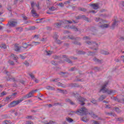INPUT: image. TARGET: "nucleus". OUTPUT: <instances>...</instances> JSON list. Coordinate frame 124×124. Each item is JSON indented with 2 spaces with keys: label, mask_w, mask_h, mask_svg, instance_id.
Wrapping results in <instances>:
<instances>
[{
  "label": "nucleus",
  "mask_w": 124,
  "mask_h": 124,
  "mask_svg": "<svg viewBox=\"0 0 124 124\" xmlns=\"http://www.w3.org/2000/svg\"><path fill=\"white\" fill-rule=\"evenodd\" d=\"M75 114H77L80 116H83V115H90L93 119H96L97 118V115L94 114L93 112H89L88 109L85 107H82L80 109H78L77 111H72L68 115H74Z\"/></svg>",
  "instance_id": "obj_1"
},
{
  "label": "nucleus",
  "mask_w": 124,
  "mask_h": 124,
  "mask_svg": "<svg viewBox=\"0 0 124 124\" xmlns=\"http://www.w3.org/2000/svg\"><path fill=\"white\" fill-rule=\"evenodd\" d=\"M109 84V81H106L104 84L102 86L101 89L100 90V92H102L103 93H107L108 94H114L115 93H116V91L115 90H108L106 88L107 87V85Z\"/></svg>",
  "instance_id": "obj_2"
},
{
  "label": "nucleus",
  "mask_w": 124,
  "mask_h": 124,
  "mask_svg": "<svg viewBox=\"0 0 124 124\" xmlns=\"http://www.w3.org/2000/svg\"><path fill=\"white\" fill-rule=\"evenodd\" d=\"M72 23V21L71 20H60L58 22L54 24V27L57 28H62V27H63V26H66L67 25H68V24Z\"/></svg>",
  "instance_id": "obj_3"
},
{
  "label": "nucleus",
  "mask_w": 124,
  "mask_h": 124,
  "mask_svg": "<svg viewBox=\"0 0 124 124\" xmlns=\"http://www.w3.org/2000/svg\"><path fill=\"white\" fill-rule=\"evenodd\" d=\"M94 20L95 21V22H99V27H100V28H101V29H104V28H108L109 27V24H104L101 25V24H103V20L99 17H95L94 18Z\"/></svg>",
  "instance_id": "obj_4"
},
{
  "label": "nucleus",
  "mask_w": 124,
  "mask_h": 124,
  "mask_svg": "<svg viewBox=\"0 0 124 124\" xmlns=\"http://www.w3.org/2000/svg\"><path fill=\"white\" fill-rule=\"evenodd\" d=\"M23 101V100L22 98L19 100L13 101L12 102H11L10 104L8 105V107H9L10 108H11L12 107H15L16 105L20 104V103H21V102H22V101Z\"/></svg>",
  "instance_id": "obj_5"
},
{
  "label": "nucleus",
  "mask_w": 124,
  "mask_h": 124,
  "mask_svg": "<svg viewBox=\"0 0 124 124\" xmlns=\"http://www.w3.org/2000/svg\"><path fill=\"white\" fill-rule=\"evenodd\" d=\"M87 44L88 45H91L92 47H90L91 49H93V50H97V47H98V44L94 42L91 41H87Z\"/></svg>",
  "instance_id": "obj_6"
},
{
  "label": "nucleus",
  "mask_w": 124,
  "mask_h": 124,
  "mask_svg": "<svg viewBox=\"0 0 124 124\" xmlns=\"http://www.w3.org/2000/svg\"><path fill=\"white\" fill-rule=\"evenodd\" d=\"M17 25V21L15 20H11L9 21L8 24L6 25L7 28L9 29V28H12L13 27H15Z\"/></svg>",
  "instance_id": "obj_7"
},
{
  "label": "nucleus",
  "mask_w": 124,
  "mask_h": 124,
  "mask_svg": "<svg viewBox=\"0 0 124 124\" xmlns=\"http://www.w3.org/2000/svg\"><path fill=\"white\" fill-rule=\"evenodd\" d=\"M78 101H79V104H80V105H85V103H84V102L85 100H86V99L84 98L79 96L78 98Z\"/></svg>",
  "instance_id": "obj_8"
},
{
  "label": "nucleus",
  "mask_w": 124,
  "mask_h": 124,
  "mask_svg": "<svg viewBox=\"0 0 124 124\" xmlns=\"http://www.w3.org/2000/svg\"><path fill=\"white\" fill-rule=\"evenodd\" d=\"M91 6L93 7V9L96 10V9H98L99 8V4H98V3H93L91 4Z\"/></svg>",
  "instance_id": "obj_9"
},
{
  "label": "nucleus",
  "mask_w": 124,
  "mask_h": 124,
  "mask_svg": "<svg viewBox=\"0 0 124 124\" xmlns=\"http://www.w3.org/2000/svg\"><path fill=\"white\" fill-rule=\"evenodd\" d=\"M32 95H32V93H31V92H30L29 93L23 96L22 98L23 99V100H24V99H27L28 98H30V97H31L32 96Z\"/></svg>",
  "instance_id": "obj_10"
},
{
  "label": "nucleus",
  "mask_w": 124,
  "mask_h": 124,
  "mask_svg": "<svg viewBox=\"0 0 124 124\" xmlns=\"http://www.w3.org/2000/svg\"><path fill=\"white\" fill-rule=\"evenodd\" d=\"M62 57L65 59V62H68V63H72V61H71V60H70V59L68 58L66 55H63Z\"/></svg>",
  "instance_id": "obj_11"
},
{
  "label": "nucleus",
  "mask_w": 124,
  "mask_h": 124,
  "mask_svg": "<svg viewBox=\"0 0 124 124\" xmlns=\"http://www.w3.org/2000/svg\"><path fill=\"white\" fill-rule=\"evenodd\" d=\"M114 100L115 101H117V102H119V103H124V99L123 98L122 99H119L117 97H114L113 98Z\"/></svg>",
  "instance_id": "obj_12"
},
{
  "label": "nucleus",
  "mask_w": 124,
  "mask_h": 124,
  "mask_svg": "<svg viewBox=\"0 0 124 124\" xmlns=\"http://www.w3.org/2000/svg\"><path fill=\"white\" fill-rule=\"evenodd\" d=\"M117 26H118V21H117V20H116V19H115L114 21L112 24L111 29H112V30H114L115 29V28H116V27H117Z\"/></svg>",
  "instance_id": "obj_13"
},
{
  "label": "nucleus",
  "mask_w": 124,
  "mask_h": 124,
  "mask_svg": "<svg viewBox=\"0 0 124 124\" xmlns=\"http://www.w3.org/2000/svg\"><path fill=\"white\" fill-rule=\"evenodd\" d=\"M31 13L32 14L33 16L34 17H38V15H37V14L36 13V11L34 10V8H32L31 11Z\"/></svg>",
  "instance_id": "obj_14"
},
{
  "label": "nucleus",
  "mask_w": 124,
  "mask_h": 124,
  "mask_svg": "<svg viewBox=\"0 0 124 124\" xmlns=\"http://www.w3.org/2000/svg\"><path fill=\"white\" fill-rule=\"evenodd\" d=\"M80 18L85 21H87V22H90V20H89V18L86 17L85 15H80Z\"/></svg>",
  "instance_id": "obj_15"
},
{
  "label": "nucleus",
  "mask_w": 124,
  "mask_h": 124,
  "mask_svg": "<svg viewBox=\"0 0 124 124\" xmlns=\"http://www.w3.org/2000/svg\"><path fill=\"white\" fill-rule=\"evenodd\" d=\"M93 61H94L95 62H97V63H101L102 62V60H100L95 57L93 59Z\"/></svg>",
  "instance_id": "obj_16"
},
{
  "label": "nucleus",
  "mask_w": 124,
  "mask_h": 124,
  "mask_svg": "<svg viewBox=\"0 0 124 124\" xmlns=\"http://www.w3.org/2000/svg\"><path fill=\"white\" fill-rule=\"evenodd\" d=\"M65 101H66V102H68V103H70V104H71V105H75V103L69 99H66L65 100Z\"/></svg>",
  "instance_id": "obj_17"
},
{
  "label": "nucleus",
  "mask_w": 124,
  "mask_h": 124,
  "mask_svg": "<svg viewBox=\"0 0 124 124\" xmlns=\"http://www.w3.org/2000/svg\"><path fill=\"white\" fill-rule=\"evenodd\" d=\"M58 91H59V93H63V94H66L67 93V91L65 90H61V89H57Z\"/></svg>",
  "instance_id": "obj_18"
},
{
  "label": "nucleus",
  "mask_w": 124,
  "mask_h": 124,
  "mask_svg": "<svg viewBox=\"0 0 124 124\" xmlns=\"http://www.w3.org/2000/svg\"><path fill=\"white\" fill-rule=\"evenodd\" d=\"M44 54H45V55H46V56H50V55H52V51L45 50Z\"/></svg>",
  "instance_id": "obj_19"
},
{
  "label": "nucleus",
  "mask_w": 124,
  "mask_h": 124,
  "mask_svg": "<svg viewBox=\"0 0 124 124\" xmlns=\"http://www.w3.org/2000/svg\"><path fill=\"white\" fill-rule=\"evenodd\" d=\"M106 114L107 115V116H113V117H117L116 114L113 112H106Z\"/></svg>",
  "instance_id": "obj_20"
},
{
  "label": "nucleus",
  "mask_w": 124,
  "mask_h": 124,
  "mask_svg": "<svg viewBox=\"0 0 124 124\" xmlns=\"http://www.w3.org/2000/svg\"><path fill=\"white\" fill-rule=\"evenodd\" d=\"M20 49H21V47H19V46L17 45L15 46V50L16 52H20Z\"/></svg>",
  "instance_id": "obj_21"
},
{
  "label": "nucleus",
  "mask_w": 124,
  "mask_h": 124,
  "mask_svg": "<svg viewBox=\"0 0 124 124\" xmlns=\"http://www.w3.org/2000/svg\"><path fill=\"white\" fill-rule=\"evenodd\" d=\"M105 98H106V97L102 95L98 98V100L99 101H102V100H103L104 99H105Z\"/></svg>",
  "instance_id": "obj_22"
},
{
  "label": "nucleus",
  "mask_w": 124,
  "mask_h": 124,
  "mask_svg": "<svg viewBox=\"0 0 124 124\" xmlns=\"http://www.w3.org/2000/svg\"><path fill=\"white\" fill-rule=\"evenodd\" d=\"M78 10H79V11H82L83 12H86V11H87V9L82 7H78Z\"/></svg>",
  "instance_id": "obj_23"
},
{
  "label": "nucleus",
  "mask_w": 124,
  "mask_h": 124,
  "mask_svg": "<svg viewBox=\"0 0 124 124\" xmlns=\"http://www.w3.org/2000/svg\"><path fill=\"white\" fill-rule=\"evenodd\" d=\"M101 54H103V55H109V52L106 51L105 50H101Z\"/></svg>",
  "instance_id": "obj_24"
},
{
  "label": "nucleus",
  "mask_w": 124,
  "mask_h": 124,
  "mask_svg": "<svg viewBox=\"0 0 124 124\" xmlns=\"http://www.w3.org/2000/svg\"><path fill=\"white\" fill-rule=\"evenodd\" d=\"M29 75L30 76L31 79H32V80H34V79H35V77H34V75H33V74L30 73Z\"/></svg>",
  "instance_id": "obj_25"
},
{
  "label": "nucleus",
  "mask_w": 124,
  "mask_h": 124,
  "mask_svg": "<svg viewBox=\"0 0 124 124\" xmlns=\"http://www.w3.org/2000/svg\"><path fill=\"white\" fill-rule=\"evenodd\" d=\"M114 109H115L116 113H121V112H122V110L121 109H120V108H118V107H115Z\"/></svg>",
  "instance_id": "obj_26"
},
{
  "label": "nucleus",
  "mask_w": 124,
  "mask_h": 124,
  "mask_svg": "<svg viewBox=\"0 0 124 124\" xmlns=\"http://www.w3.org/2000/svg\"><path fill=\"white\" fill-rule=\"evenodd\" d=\"M57 8H56V7H54V6H51L49 8V10H50V11H55V10H56Z\"/></svg>",
  "instance_id": "obj_27"
},
{
  "label": "nucleus",
  "mask_w": 124,
  "mask_h": 124,
  "mask_svg": "<svg viewBox=\"0 0 124 124\" xmlns=\"http://www.w3.org/2000/svg\"><path fill=\"white\" fill-rule=\"evenodd\" d=\"M72 95L75 96V97H76V98H78L79 97V94L78 93H73Z\"/></svg>",
  "instance_id": "obj_28"
},
{
  "label": "nucleus",
  "mask_w": 124,
  "mask_h": 124,
  "mask_svg": "<svg viewBox=\"0 0 124 124\" xmlns=\"http://www.w3.org/2000/svg\"><path fill=\"white\" fill-rule=\"evenodd\" d=\"M77 53L78 55H85V54H86L85 51H83L82 50H79Z\"/></svg>",
  "instance_id": "obj_29"
},
{
  "label": "nucleus",
  "mask_w": 124,
  "mask_h": 124,
  "mask_svg": "<svg viewBox=\"0 0 124 124\" xmlns=\"http://www.w3.org/2000/svg\"><path fill=\"white\" fill-rule=\"evenodd\" d=\"M22 47L25 48V49H27L28 48V44L26 43H23Z\"/></svg>",
  "instance_id": "obj_30"
},
{
  "label": "nucleus",
  "mask_w": 124,
  "mask_h": 124,
  "mask_svg": "<svg viewBox=\"0 0 124 124\" xmlns=\"http://www.w3.org/2000/svg\"><path fill=\"white\" fill-rule=\"evenodd\" d=\"M66 120L68 123H72L73 122V120L69 117L66 118Z\"/></svg>",
  "instance_id": "obj_31"
},
{
  "label": "nucleus",
  "mask_w": 124,
  "mask_h": 124,
  "mask_svg": "<svg viewBox=\"0 0 124 124\" xmlns=\"http://www.w3.org/2000/svg\"><path fill=\"white\" fill-rule=\"evenodd\" d=\"M46 89L47 90H55V88L54 87L50 86H46Z\"/></svg>",
  "instance_id": "obj_32"
},
{
  "label": "nucleus",
  "mask_w": 124,
  "mask_h": 124,
  "mask_svg": "<svg viewBox=\"0 0 124 124\" xmlns=\"http://www.w3.org/2000/svg\"><path fill=\"white\" fill-rule=\"evenodd\" d=\"M81 121H82V122H85V123H87V122L89 121V120L87 119V118L86 117H83L82 118H81Z\"/></svg>",
  "instance_id": "obj_33"
},
{
  "label": "nucleus",
  "mask_w": 124,
  "mask_h": 124,
  "mask_svg": "<svg viewBox=\"0 0 124 124\" xmlns=\"http://www.w3.org/2000/svg\"><path fill=\"white\" fill-rule=\"evenodd\" d=\"M11 56V57H13V60H18V57L14 55V54H12Z\"/></svg>",
  "instance_id": "obj_34"
},
{
  "label": "nucleus",
  "mask_w": 124,
  "mask_h": 124,
  "mask_svg": "<svg viewBox=\"0 0 124 124\" xmlns=\"http://www.w3.org/2000/svg\"><path fill=\"white\" fill-rule=\"evenodd\" d=\"M70 3H71V0H69L68 1H65L64 2V4H65L66 5H69L70 4Z\"/></svg>",
  "instance_id": "obj_35"
},
{
  "label": "nucleus",
  "mask_w": 124,
  "mask_h": 124,
  "mask_svg": "<svg viewBox=\"0 0 124 124\" xmlns=\"http://www.w3.org/2000/svg\"><path fill=\"white\" fill-rule=\"evenodd\" d=\"M4 73L5 74H6V75H7V76H8L9 77V76H10V75H11L10 72L7 71V70L4 71Z\"/></svg>",
  "instance_id": "obj_36"
},
{
  "label": "nucleus",
  "mask_w": 124,
  "mask_h": 124,
  "mask_svg": "<svg viewBox=\"0 0 124 124\" xmlns=\"http://www.w3.org/2000/svg\"><path fill=\"white\" fill-rule=\"evenodd\" d=\"M26 119H28L29 120H33V119L34 118H33V116L31 115V116H27Z\"/></svg>",
  "instance_id": "obj_37"
},
{
  "label": "nucleus",
  "mask_w": 124,
  "mask_h": 124,
  "mask_svg": "<svg viewBox=\"0 0 124 124\" xmlns=\"http://www.w3.org/2000/svg\"><path fill=\"white\" fill-rule=\"evenodd\" d=\"M73 43L75 44V45H81V43L78 41H75Z\"/></svg>",
  "instance_id": "obj_38"
},
{
  "label": "nucleus",
  "mask_w": 124,
  "mask_h": 124,
  "mask_svg": "<svg viewBox=\"0 0 124 124\" xmlns=\"http://www.w3.org/2000/svg\"><path fill=\"white\" fill-rule=\"evenodd\" d=\"M32 43L33 46H34V45L36 46V45H39V44H40V42H32Z\"/></svg>",
  "instance_id": "obj_39"
},
{
  "label": "nucleus",
  "mask_w": 124,
  "mask_h": 124,
  "mask_svg": "<svg viewBox=\"0 0 124 124\" xmlns=\"http://www.w3.org/2000/svg\"><path fill=\"white\" fill-rule=\"evenodd\" d=\"M0 48H3V49H6V45L4 44H2L0 46Z\"/></svg>",
  "instance_id": "obj_40"
},
{
  "label": "nucleus",
  "mask_w": 124,
  "mask_h": 124,
  "mask_svg": "<svg viewBox=\"0 0 124 124\" xmlns=\"http://www.w3.org/2000/svg\"><path fill=\"white\" fill-rule=\"evenodd\" d=\"M91 102L93 103V104H96L97 103V101L94 99H93L91 100Z\"/></svg>",
  "instance_id": "obj_41"
},
{
  "label": "nucleus",
  "mask_w": 124,
  "mask_h": 124,
  "mask_svg": "<svg viewBox=\"0 0 124 124\" xmlns=\"http://www.w3.org/2000/svg\"><path fill=\"white\" fill-rule=\"evenodd\" d=\"M52 82H59V81H60V78H55V79H52L51 80Z\"/></svg>",
  "instance_id": "obj_42"
},
{
  "label": "nucleus",
  "mask_w": 124,
  "mask_h": 124,
  "mask_svg": "<svg viewBox=\"0 0 124 124\" xmlns=\"http://www.w3.org/2000/svg\"><path fill=\"white\" fill-rule=\"evenodd\" d=\"M6 92L4 91L0 94V97L3 96L4 95H6Z\"/></svg>",
  "instance_id": "obj_43"
},
{
  "label": "nucleus",
  "mask_w": 124,
  "mask_h": 124,
  "mask_svg": "<svg viewBox=\"0 0 124 124\" xmlns=\"http://www.w3.org/2000/svg\"><path fill=\"white\" fill-rule=\"evenodd\" d=\"M116 121L117 122H123V119L122 117L116 118Z\"/></svg>",
  "instance_id": "obj_44"
},
{
  "label": "nucleus",
  "mask_w": 124,
  "mask_h": 124,
  "mask_svg": "<svg viewBox=\"0 0 124 124\" xmlns=\"http://www.w3.org/2000/svg\"><path fill=\"white\" fill-rule=\"evenodd\" d=\"M88 53H89V55H90V56H93V55L95 54V52H93L91 51H89Z\"/></svg>",
  "instance_id": "obj_45"
},
{
  "label": "nucleus",
  "mask_w": 124,
  "mask_h": 124,
  "mask_svg": "<svg viewBox=\"0 0 124 124\" xmlns=\"http://www.w3.org/2000/svg\"><path fill=\"white\" fill-rule=\"evenodd\" d=\"M57 86H60V87H63V84L62 83L59 82L57 83Z\"/></svg>",
  "instance_id": "obj_46"
},
{
  "label": "nucleus",
  "mask_w": 124,
  "mask_h": 124,
  "mask_svg": "<svg viewBox=\"0 0 124 124\" xmlns=\"http://www.w3.org/2000/svg\"><path fill=\"white\" fill-rule=\"evenodd\" d=\"M94 70H95V71H99V70H100V68L97 67H95L94 68Z\"/></svg>",
  "instance_id": "obj_47"
},
{
  "label": "nucleus",
  "mask_w": 124,
  "mask_h": 124,
  "mask_svg": "<svg viewBox=\"0 0 124 124\" xmlns=\"http://www.w3.org/2000/svg\"><path fill=\"white\" fill-rule=\"evenodd\" d=\"M58 37H59V36L57 34H55L53 36V38H54L56 40L58 39Z\"/></svg>",
  "instance_id": "obj_48"
},
{
  "label": "nucleus",
  "mask_w": 124,
  "mask_h": 124,
  "mask_svg": "<svg viewBox=\"0 0 124 124\" xmlns=\"http://www.w3.org/2000/svg\"><path fill=\"white\" fill-rule=\"evenodd\" d=\"M65 74H67V72H61L60 73V75H62V76H64Z\"/></svg>",
  "instance_id": "obj_49"
},
{
  "label": "nucleus",
  "mask_w": 124,
  "mask_h": 124,
  "mask_svg": "<svg viewBox=\"0 0 124 124\" xmlns=\"http://www.w3.org/2000/svg\"><path fill=\"white\" fill-rule=\"evenodd\" d=\"M2 118L3 119H7V118H8V116H7V115L6 114H4L2 115Z\"/></svg>",
  "instance_id": "obj_50"
},
{
  "label": "nucleus",
  "mask_w": 124,
  "mask_h": 124,
  "mask_svg": "<svg viewBox=\"0 0 124 124\" xmlns=\"http://www.w3.org/2000/svg\"><path fill=\"white\" fill-rule=\"evenodd\" d=\"M53 59H54V60H59V59H60V56L55 55L53 56Z\"/></svg>",
  "instance_id": "obj_51"
},
{
  "label": "nucleus",
  "mask_w": 124,
  "mask_h": 124,
  "mask_svg": "<svg viewBox=\"0 0 124 124\" xmlns=\"http://www.w3.org/2000/svg\"><path fill=\"white\" fill-rule=\"evenodd\" d=\"M9 63H10L11 65H14L15 64L14 62L12 61H9Z\"/></svg>",
  "instance_id": "obj_52"
},
{
  "label": "nucleus",
  "mask_w": 124,
  "mask_h": 124,
  "mask_svg": "<svg viewBox=\"0 0 124 124\" xmlns=\"http://www.w3.org/2000/svg\"><path fill=\"white\" fill-rule=\"evenodd\" d=\"M75 27V26H74V25H71V26H69L68 25L67 28L69 29V28L70 29H72L73 30Z\"/></svg>",
  "instance_id": "obj_53"
},
{
  "label": "nucleus",
  "mask_w": 124,
  "mask_h": 124,
  "mask_svg": "<svg viewBox=\"0 0 124 124\" xmlns=\"http://www.w3.org/2000/svg\"><path fill=\"white\" fill-rule=\"evenodd\" d=\"M36 92H37V89H36L35 90H32L31 92L32 93V94L33 95V93H36Z\"/></svg>",
  "instance_id": "obj_54"
},
{
  "label": "nucleus",
  "mask_w": 124,
  "mask_h": 124,
  "mask_svg": "<svg viewBox=\"0 0 124 124\" xmlns=\"http://www.w3.org/2000/svg\"><path fill=\"white\" fill-rule=\"evenodd\" d=\"M70 39H72V40H76V38H74L73 36H70L69 37Z\"/></svg>",
  "instance_id": "obj_55"
},
{
  "label": "nucleus",
  "mask_w": 124,
  "mask_h": 124,
  "mask_svg": "<svg viewBox=\"0 0 124 124\" xmlns=\"http://www.w3.org/2000/svg\"><path fill=\"white\" fill-rule=\"evenodd\" d=\"M53 105L54 106H58L62 105V104L60 103H54Z\"/></svg>",
  "instance_id": "obj_56"
},
{
  "label": "nucleus",
  "mask_w": 124,
  "mask_h": 124,
  "mask_svg": "<svg viewBox=\"0 0 124 124\" xmlns=\"http://www.w3.org/2000/svg\"><path fill=\"white\" fill-rule=\"evenodd\" d=\"M39 35H35L34 36V38H35L36 39H38L39 38Z\"/></svg>",
  "instance_id": "obj_57"
},
{
  "label": "nucleus",
  "mask_w": 124,
  "mask_h": 124,
  "mask_svg": "<svg viewBox=\"0 0 124 124\" xmlns=\"http://www.w3.org/2000/svg\"><path fill=\"white\" fill-rule=\"evenodd\" d=\"M63 3H62V2H61V3H60L59 4H58V6H60L61 7H63Z\"/></svg>",
  "instance_id": "obj_58"
},
{
  "label": "nucleus",
  "mask_w": 124,
  "mask_h": 124,
  "mask_svg": "<svg viewBox=\"0 0 124 124\" xmlns=\"http://www.w3.org/2000/svg\"><path fill=\"white\" fill-rule=\"evenodd\" d=\"M51 63L53 65H57V62L55 61H51Z\"/></svg>",
  "instance_id": "obj_59"
},
{
  "label": "nucleus",
  "mask_w": 124,
  "mask_h": 124,
  "mask_svg": "<svg viewBox=\"0 0 124 124\" xmlns=\"http://www.w3.org/2000/svg\"><path fill=\"white\" fill-rule=\"evenodd\" d=\"M46 29L47 31H52V28L49 26H47Z\"/></svg>",
  "instance_id": "obj_60"
},
{
  "label": "nucleus",
  "mask_w": 124,
  "mask_h": 124,
  "mask_svg": "<svg viewBox=\"0 0 124 124\" xmlns=\"http://www.w3.org/2000/svg\"><path fill=\"white\" fill-rule=\"evenodd\" d=\"M47 4H51V0H46Z\"/></svg>",
  "instance_id": "obj_61"
},
{
  "label": "nucleus",
  "mask_w": 124,
  "mask_h": 124,
  "mask_svg": "<svg viewBox=\"0 0 124 124\" xmlns=\"http://www.w3.org/2000/svg\"><path fill=\"white\" fill-rule=\"evenodd\" d=\"M10 98H11V97H7L6 98V99H5V101H9V100H10Z\"/></svg>",
  "instance_id": "obj_62"
},
{
  "label": "nucleus",
  "mask_w": 124,
  "mask_h": 124,
  "mask_svg": "<svg viewBox=\"0 0 124 124\" xmlns=\"http://www.w3.org/2000/svg\"><path fill=\"white\" fill-rule=\"evenodd\" d=\"M121 60L124 63V56H121Z\"/></svg>",
  "instance_id": "obj_63"
},
{
  "label": "nucleus",
  "mask_w": 124,
  "mask_h": 124,
  "mask_svg": "<svg viewBox=\"0 0 124 124\" xmlns=\"http://www.w3.org/2000/svg\"><path fill=\"white\" fill-rule=\"evenodd\" d=\"M47 124H54V122L51 121H49Z\"/></svg>",
  "instance_id": "obj_64"
}]
</instances>
